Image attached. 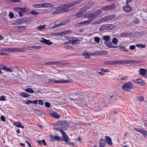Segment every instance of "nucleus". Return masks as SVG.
<instances>
[{"mask_svg":"<svg viewBox=\"0 0 147 147\" xmlns=\"http://www.w3.org/2000/svg\"><path fill=\"white\" fill-rule=\"evenodd\" d=\"M42 40L40 41L41 42L48 45H51L53 44L52 42L50 41L49 40H47L44 38H42Z\"/></svg>","mask_w":147,"mask_h":147,"instance_id":"16","label":"nucleus"},{"mask_svg":"<svg viewBox=\"0 0 147 147\" xmlns=\"http://www.w3.org/2000/svg\"><path fill=\"white\" fill-rule=\"evenodd\" d=\"M30 13L32 14L33 15L36 16L39 14V13L35 10L31 11L30 12Z\"/></svg>","mask_w":147,"mask_h":147,"instance_id":"39","label":"nucleus"},{"mask_svg":"<svg viewBox=\"0 0 147 147\" xmlns=\"http://www.w3.org/2000/svg\"><path fill=\"white\" fill-rule=\"evenodd\" d=\"M52 116L56 119H58L60 117L59 114L56 113H53L52 114Z\"/></svg>","mask_w":147,"mask_h":147,"instance_id":"43","label":"nucleus"},{"mask_svg":"<svg viewBox=\"0 0 147 147\" xmlns=\"http://www.w3.org/2000/svg\"><path fill=\"white\" fill-rule=\"evenodd\" d=\"M45 105L46 107L49 108L50 107V105L49 102H46L45 103Z\"/></svg>","mask_w":147,"mask_h":147,"instance_id":"54","label":"nucleus"},{"mask_svg":"<svg viewBox=\"0 0 147 147\" xmlns=\"http://www.w3.org/2000/svg\"><path fill=\"white\" fill-rule=\"evenodd\" d=\"M54 5L51 3H42L39 4V8L52 7Z\"/></svg>","mask_w":147,"mask_h":147,"instance_id":"9","label":"nucleus"},{"mask_svg":"<svg viewBox=\"0 0 147 147\" xmlns=\"http://www.w3.org/2000/svg\"><path fill=\"white\" fill-rule=\"evenodd\" d=\"M42 46L40 45H35L32 46V50H37L41 49Z\"/></svg>","mask_w":147,"mask_h":147,"instance_id":"31","label":"nucleus"},{"mask_svg":"<svg viewBox=\"0 0 147 147\" xmlns=\"http://www.w3.org/2000/svg\"><path fill=\"white\" fill-rule=\"evenodd\" d=\"M115 16V14H113L111 15H108L105 17L102 18V20L104 22H105L107 21L113 19Z\"/></svg>","mask_w":147,"mask_h":147,"instance_id":"8","label":"nucleus"},{"mask_svg":"<svg viewBox=\"0 0 147 147\" xmlns=\"http://www.w3.org/2000/svg\"><path fill=\"white\" fill-rule=\"evenodd\" d=\"M134 130L136 131H138L141 133V131L142 129L139 128H134Z\"/></svg>","mask_w":147,"mask_h":147,"instance_id":"50","label":"nucleus"},{"mask_svg":"<svg viewBox=\"0 0 147 147\" xmlns=\"http://www.w3.org/2000/svg\"><path fill=\"white\" fill-rule=\"evenodd\" d=\"M141 133H142L144 136H147V131H146V130H145L144 129H142Z\"/></svg>","mask_w":147,"mask_h":147,"instance_id":"53","label":"nucleus"},{"mask_svg":"<svg viewBox=\"0 0 147 147\" xmlns=\"http://www.w3.org/2000/svg\"><path fill=\"white\" fill-rule=\"evenodd\" d=\"M99 147H104L106 144V141L105 139L101 138L99 142Z\"/></svg>","mask_w":147,"mask_h":147,"instance_id":"18","label":"nucleus"},{"mask_svg":"<svg viewBox=\"0 0 147 147\" xmlns=\"http://www.w3.org/2000/svg\"><path fill=\"white\" fill-rule=\"evenodd\" d=\"M17 30L18 31H22L25 30L27 28V27L26 26H18L17 27Z\"/></svg>","mask_w":147,"mask_h":147,"instance_id":"25","label":"nucleus"},{"mask_svg":"<svg viewBox=\"0 0 147 147\" xmlns=\"http://www.w3.org/2000/svg\"><path fill=\"white\" fill-rule=\"evenodd\" d=\"M82 25H83L82 22H77L75 24V26L76 27H80Z\"/></svg>","mask_w":147,"mask_h":147,"instance_id":"51","label":"nucleus"},{"mask_svg":"<svg viewBox=\"0 0 147 147\" xmlns=\"http://www.w3.org/2000/svg\"><path fill=\"white\" fill-rule=\"evenodd\" d=\"M139 74L144 78L145 77L146 72V70L143 68H141L139 69Z\"/></svg>","mask_w":147,"mask_h":147,"instance_id":"20","label":"nucleus"},{"mask_svg":"<svg viewBox=\"0 0 147 147\" xmlns=\"http://www.w3.org/2000/svg\"><path fill=\"white\" fill-rule=\"evenodd\" d=\"M108 54V51H95L93 53H91V55H106Z\"/></svg>","mask_w":147,"mask_h":147,"instance_id":"6","label":"nucleus"},{"mask_svg":"<svg viewBox=\"0 0 147 147\" xmlns=\"http://www.w3.org/2000/svg\"><path fill=\"white\" fill-rule=\"evenodd\" d=\"M106 27V25H103L99 28V30L100 32L102 31L103 30L107 29Z\"/></svg>","mask_w":147,"mask_h":147,"instance_id":"42","label":"nucleus"},{"mask_svg":"<svg viewBox=\"0 0 147 147\" xmlns=\"http://www.w3.org/2000/svg\"><path fill=\"white\" fill-rule=\"evenodd\" d=\"M38 142L40 145L43 144L45 146L47 145L46 142L44 140H43L42 141H38Z\"/></svg>","mask_w":147,"mask_h":147,"instance_id":"30","label":"nucleus"},{"mask_svg":"<svg viewBox=\"0 0 147 147\" xmlns=\"http://www.w3.org/2000/svg\"><path fill=\"white\" fill-rule=\"evenodd\" d=\"M119 49L121 51H124L125 52H127L128 51V50L126 47L124 46L120 47Z\"/></svg>","mask_w":147,"mask_h":147,"instance_id":"29","label":"nucleus"},{"mask_svg":"<svg viewBox=\"0 0 147 147\" xmlns=\"http://www.w3.org/2000/svg\"><path fill=\"white\" fill-rule=\"evenodd\" d=\"M107 143L110 146H111L113 144L111 139L109 136H105V137Z\"/></svg>","mask_w":147,"mask_h":147,"instance_id":"19","label":"nucleus"},{"mask_svg":"<svg viewBox=\"0 0 147 147\" xmlns=\"http://www.w3.org/2000/svg\"><path fill=\"white\" fill-rule=\"evenodd\" d=\"M60 121L58 122L57 124H55L53 125L54 129L56 131H59L61 133V131H63L62 130L61 126L60 125Z\"/></svg>","mask_w":147,"mask_h":147,"instance_id":"10","label":"nucleus"},{"mask_svg":"<svg viewBox=\"0 0 147 147\" xmlns=\"http://www.w3.org/2000/svg\"><path fill=\"white\" fill-rule=\"evenodd\" d=\"M96 25L100 24L101 22H103V20H102V18L98 19V20L95 21Z\"/></svg>","mask_w":147,"mask_h":147,"instance_id":"32","label":"nucleus"},{"mask_svg":"<svg viewBox=\"0 0 147 147\" xmlns=\"http://www.w3.org/2000/svg\"><path fill=\"white\" fill-rule=\"evenodd\" d=\"M68 143H67V144L70 145H71L72 146H75V144L74 142H68Z\"/></svg>","mask_w":147,"mask_h":147,"instance_id":"63","label":"nucleus"},{"mask_svg":"<svg viewBox=\"0 0 147 147\" xmlns=\"http://www.w3.org/2000/svg\"><path fill=\"white\" fill-rule=\"evenodd\" d=\"M103 39L106 41H108V40H109L110 37L109 36H104L103 37Z\"/></svg>","mask_w":147,"mask_h":147,"instance_id":"37","label":"nucleus"},{"mask_svg":"<svg viewBox=\"0 0 147 147\" xmlns=\"http://www.w3.org/2000/svg\"><path fill=\"white\" fill-rule=\"evenodd\" d=\"M71 82V81L69 80H55L54 83H67L70 82Z\"/></svg>","mask_w":147,"mask_h":147,"instance_id":"21","label":"nucleus"},{"mask_svg":"<svg viewBox=\"0 0 147 147\" xmlns=\"http://www.w3.org/2000/svg\"><path fill=\"white\" fill-rule=\"evenodd\" d=\"M86 11V10L84 9V7L81 8L80 10L78 12L74 14L73 16H76V17L78 18H80L82 16V14L84 12Z\"/></svg>","mask_w":147,"mask_h":147,"instance_id":"11","label":"nucleus"},{"mask_svg":"<svg viewBox=\"0 0 147 147\" xmlns=\"http://www.w3.org/2000/svg\"><path fill=\"white\" fill-rule=\"evenodd\" d=\"M60 139V138L57 136H53L51 135V136L50 140L53 142L55 140L59 141Z\"/></svg>","mask_w":147,"mask_h":147,"instance_id":"22","label":"nucleus"},{"mask_svg":"<svg viewBox=\"0 0 147 147\" xmlns=\"http://www.w3.org/2000/svg\"><path fill=\"white\" fill-rule=\"evenodd\" d=\"M55 80L54 79H49L48 80V81L49 83H54Z\"/></svg>","mask_w":147,"mask_h":147,"instance_id":"60","label":"nucleus"},{"mask_svg":"<svg viewBox=\"0 0 147 147\" xmlns=\"http://www.w3.org/2000/svg\"><path fill=\"white\" fill-rule=\"evenodd\" d=\"M133 88L132 84L131 82H128L123 85L122 89L124 91H129Z\"/></svg>","mask_w":147,"mask_h":147,"instance_id":"3","label":"nucleus"},{"mask_svg":"<svg viewBox=\"0 0 147 147\" xmlns=\"http://www.w3.org/2000/svg\"><path fill=\"white\" fill-rule=\"evenodd\" d=\"M54 64H62L63 63L61 61H54Z\"/></svg>","mask_w":147,"mask_h":147,"instance_id":"62","label":"nucleus"},{"mask_svg":"<svg viewBox=\"0 0 147 147\" xmlns=\"http://www.w3.org/2000/svg\"><path fill=\"white\" fill-rule=\"evenodd\" d=\"M138 100L140 101H142L144 100L143 96H140L138 98Z\"/></svg>","mask_w":147,"mask_h":147,"instance_id":"57","label":"nucleus"},{"mask_svg":"<svg viewBox=\"0 0 147 147\" xmlns=\"http://www.w3.org/2000/svg\"><path fill=\"white\" fill-rule=\"evenodd\" d=\"M123 10L126 12H129L131 11L132 7L129 5V4H125V6L123 7Z\"/></svg>","mask_w":147,"mask_h":147,"instance_id":"13","label":"nucleus"},{"mask_svg":"<svg viewBox=\"0 0 147 147\" xmlns=\"http://www.w3.org/2000/svg\"><path fill=\"white\" fill-rule=\"evenodd\" d=\"M45 25L39 26L37 27V28L38 30H41L42 29H44L45 28Z\"/></svg>","mask_w":147,"mask_h":147,"instance_id":"48","label":"nucleus"},{"mask_svg":"<svg viewBox=\"0 0 147 147\" xmlns=\"http://www.w3.org/2000/svg\"><path fill=\"white\" fill-rule=\"evenodd\" d=\"M133 82L134 83L140 84L142 86H144L146 84V83L144 81L140 79L135 80L133 81Z\"/></svg>","mask_w":147,"mask_h":147,"instance_id":"14","label":"nucleus"},{"mask_svg":"<svg viewBox=\"0 0 147 147\" xmlns=\"http://www.w3.org/2000/svg\"><path fill=\"white\" fill-rule=\"evenodd\" d=\"M9 16L10 18H12L14 16L13 14V13L11 12L9 13Z\"/></svg>","mask_w":147,"mask_h":147,"instance_id":"64","label":"nucleus"},{"mask_svg":"<svg viewBox=\"0 0 147 147\" xmlns=\"http://www.w3.org/2000/svg\"><path fill=\"white\" fill-rule=\"evenodd\" d=\"M25 91L26 92L28 93L31 94L33 93L34 92V91L31 88H28L26 89Z\"/></svg>","mask_w":147,"mask_h":147,"instance_id":"34","label":"nucleus"},{"mask_svg":"<svg viewBox=\"0 0 147 147\" xmlns=\"http://www.w3.org/2000/svg\"><path fill=\"white\" fill-rule=\"evenodd\" d=\"M71 44L74 45L77 44H79L80 43V40L78 39L71 40Z\"/></svg>","mask_w":147,"mask_h":147,"instance_id":"26","label":"nucleus"},{"mask_svg":"<svg viewBox=\"0 0 147 147\" xmlns=\"http://www.w3.org/2000/svg\"><path fill=\"white\" fill-rule=\"evenodd\" d=\"M6 97L5 96H2L0 97V101H5L6 100Z\"/></svg>","mask_w":147,"mask_h":147,"instance_id":"47","label":"nucleus"},{"mask_svg":"<svg viewBox=\"0 0 147 147\" xmlns=\"http://www.w3.org/2000/svg\"><path fill=\"white\" fill-rule=\"evenodd\" d=\"M14 124L15 125L18 127H20L22 129L24 128V127L21 124V122L20 121L14 122Z\"/></svg>","mask_w":147,"mask_h":147,"instance_id":"27","label":"nucleus"},{"mask_svg":"<svg viewBox=\"0 0 147 147\" xmlns=\"http://www.w3.org/2000/svg\"><path fill=\"white\" fill-rule=\"evenodd\" d=\"M91 53H90V54L88 53V52H84L83 54V55L84 56H86V55L89 56V55H91Z\"/></svg>","mask_w":147,"mask_h":147,"instance_id":"61","label":"nucleus"},{"mask_svg":"<svg viewBox=\"0 0 147 147\" xmlns=\"http://www.w3.org/2000/svg\"><path fill=\"white\" fill-rule=\"evenodd\" d=\"M138 61L136 60H128V63H137Z\"/></svg>","mask_w":147,"mask_h":147,"instance_id":"33","label":"nucleus"},{"mask_svg":"<svg viewBox=\"0 0 147 147\" xmlns=\"http://www.w3.org/2000/svg\"><path fill=\"white\" fill-rule=\"evenodd\" d=\"M27 48L26 47H22L21 48H4L0 49V51L5 52H23L26 50Z\"/></svg>","mask_w":147,"mask_h":147,"instance_id":"2","label":"nucleus"},{"mask_svg":"<svg viewBox=\"0 0 147 147\" xmlns=\"http://www.w3.org/2000/svg\"><path fill=\"white\" fill-rule=\"evenodd\" d=\"M119 64H127L128 60H122L121 61L119 60Z\"/></svg>","mask_w":147,"mask_h":147,"instance_id":"35","label":"nucleus"},{"mask_svg":"<svg viewBox=\"0 0 147 147\" xmlns=\"http://www.w3.org/2000/svg\"><path fill=\"white\" fill-rule=\"evenodd\" d=\"M60 123L62 130L63 131L67 130L68 125V123L65 121H60Z\"/></svg>","mask_w":147,"mask_h":147,"instance_id":"12","label":"nucleus"},{"mask_svg":"<svg viewBox=\"0 0 147 147\" xmlns=\"http://www.w3.org/2000/svg\"><path fill=\"white\" fill-rule=\"evenodd\" d=\"M119 60L117 61H110L111 65L119 64Z\"/></svg>","mask_w":147,"mask_h":147,"instance_id":"41","label":"nucleus"},{"mask_svg":"<svg viewBox=\"0 0 147 147\" xmlns=\"http://www.w3.org/2000/svg\"><path fill=\"white\" fill-rule=\"evenodd\" d=\"M94 39L95 42L98 43L100 42V38L99 37L97 36H95L94 38Z\"/></svg>","mask_w":147,"mask_h":147,"instance_id":"44","label":"nucleus"},{"mask_svg":"<svg viewBox=\"0 0 147 147\" xmlns=\"http://www.w3.org/2000/svg\"><path fill=\"white\" fill-rule=\"evenodd\" d=\"M131 34L130 33L125 32L120 34V37H129Z\"/></svg>","mask_w":147,"mask_h":147,"instance_id":"23","label":"nucleus"},{"mask_svg":"<svg viewBox=\"0 0 147 147\" xmlns=\"http://www.w3.org/2000/svg\"><path fill=\"white\" fill-rule=\"evenodd\" d=\"M118 42V39L115 38H113L112 40V42L115 45H117Z\"/></svg>","mask_w":147,"mask_h":147,"instance_id":"38","label":"nucleus"},{"mask_svg":"<svg viewBox=\"0 0 147 147\" xmlns=\"http://www.w3.org/2000/svg\"><path fill=\"white\" fill-rule=\"evenodd\" d=\"M38 104L40 105H42L44 104V102L42 100H38Z\"/></svg>","mask_w":147,"mask_h":147,"instance_id":"52","label":"nucleus"},{"mask_svg":"<svg viewBox=\"0 0 147 147\" xmlns=\"http://www.w3.org/2000/svg\"><path fill=\"white\" fill-rule=\"evenodd\" d=\"M105 25L106 28L107 30H111L115 26L114 25L111 24H107Z\"/></svg>","mask_w":147,"mask_h":147,"instance_id":"24","label":"nucleus"},{"mask_svg":"<svg viewBox=\"0 0 147 147\" xmlns=\"http://www.w3.org/2000/svg\"><path fill=\"white\" fill-rule=\"evenodd\" d=\"M54 61H47L45 63V64L47 65L54 64Z\"/></svg>","mask_w":147,"mask_h":147,"instance_id":"46","label":"nucleus"},{"mask_svg":"<svg viewBox=\"0 0 147 147\" xmlns=\"http://www.w3.org/2000/svg\"><path fill=\"white\" fill-rule=\"evenodd\" d=\"M71 32V30H68L66 31H64L63 32H62V34H63V35L67 34H69L70 32Z\"/></svg>","mask_w":147,"mask_h":147,"instance_id":"45","label":"nucleus"},{"mask_svg":"<svg viewBox=\"0 0 147 147\" xmlns=\"http://www.w3.org/2000/svg\"><path fill=\"white\" fill-rule=\"evenodd\" d=\"M92 21L90 20H88L86 21H82V23L83 25H87L90 24L91 23Z\"/></svg>","mask_w":147,"mask_h":147,"instance_id":"36","label":"nucleus"},{"mask_svg":"<svg viewBox=\"0 0 147 147\" xmlns=\"http://www.w3.org/2000/svg\"><path fill=\"white\" fill-rule=\"evenodd\" d=\"M102 13V11L100 10H97L94 12L89 13L90 20L92 21Z\"/></svg>","mask_w":147,"mask_h":147,"instance_id":"4","label":"nucleus"},{"mask_svg":"<svg viewBox=\"0 0 147 147\" xmlns=\"http://www.w3.org/2000/svg\"><path fill=\"white\" fill-rule=\"evenodd\" d=\"M136 48L135 46L134 45H131L129 47V49L131 50H134Z\"/></svg>","mask_w":147,"mask_h":147,"instance_id":"59","label":"nucleus"},{"mask_svg":"<svg viewBox=\"0 0 147 147\" xmlns=\"http://www.w3.org/2000/svg\"><path fill=\"white\" fill-rule=\"evenodd\" d=\"M136 46L138 47H140L141 48H144L146 47V46L144 45H142V44H136Z\"/></svg>","mask_w":147,"mask_h":147,"instance_id":"40","label":"nucleus"},{"mask_svg":"<svg viewBox=\"0 0 147 147\" xmlns=\"http://www.w3.org/2000/svg\"><path fill=\"white\" fill-rule=\"evenodd\" d=\"M64 48L67 50L69 49L70 48H72V47L71 46L68 45H65L64 46Z\"/></svg>","mask_w":147,"mask_h":147,"instance_id":"56","label":"nucleus"},{"mask_svg":"<svg viewBox=\"0 0 147 147\" xmlns=\"http://www.w3.org/2000/svg\"><path fill=\"white\" fill-rule=\"evenodd\" d=\"M15 10L18 11H20L23 13H24L25 12V9L22 7H16L15 8Z\"/></svg>","mask_w":147,"mask_h":147,"instance_id":"28","label":"nucleus"},{"mask_svg":"<svg viewBox=\"0 0 147 147\" xmlns=\"http://www.w3.org/2000/svg\"><path fill=\"white\" fill-rule=\"evenodd\" d=\"M115 7V4H112L103 7L101 9L103 11H110L114 9Z\"/></svg>","mask_w":147,"mask_h":147,"instance_id":"5","label":"nucleus"},{"mask_svg":"<svg viewBox=\"0 0 147 147\" xmlns=\"http://www.w3.org/2000/svg\"><path fill=\"white\" fill-rule=\"evenodd\" d=\"M62 131L61 132V133L62 134L64 138L63 140L66 143L69 142V139L68 136L66 135L65 132L62 131Z\"/></svg>","mask_w":147,"mask_h":147,"instance_id":"15","label":"nucleus"},{"mask_svg":"<svg viewBox=\"0 0 147 147\" xmlns=\"http://www.w3.org/2000/svg\"><path fill=\"white\" fill-rule=\"evenodd\" d=\"M83 0H77L61 5L55 7V9L56 11L52 12L53 15H55L61 13L62 12L68 11V8L73 7L82 2Z\"/></svg>","mask_w":147,"mask_h":147,"instance_id":"1","label":"nucleus"},{"mask_svg":"<svg viewBox=\"0 0 147 147\" xmlns=\"http://www.w3.org/2000/svg\"><path fill=\"white\" fill-rule=\"evenodd\" d=\"M13 69V67H12L11 69H10L4 65H1V67H0V74H2V72L1 70V69L4 70L6 71L11 73L13 71L12 69Z\"/></svg>","mask_w":147,"mask_h":147,"instance_id":"7","label":"nucleus"},{"mask_svg":"<svg viewBox=\"0 0 147 147\" xmlns=\"http://www.w3.org/2000/svg\"><path fill=\"white\" fill-rule=\"evenodd\" d=\"M101 70L103 72H110L109 69H101Z\"/></svg>","mask_w":147,"mask_h":147,"instance_id":"58","label":"nucleus"},{"mask_svg":"<svg viewBox=\"0 0 147 147\" xmlns=\"http://www.w3.org/2000/svg\"><path fill=\"white\" fill-rule=\"evenodd\" d=\"M83 16L85 18H89L90 19L89 13L84 14Z\"/></svg>","mask_w":147,"mask_h":147,"instance_id":"55","label":"nucleus"},{"mask_svg":"<svg viewBox=\"0 0 147 147\" xmlns=\"http://www.w3.org/2000/svg\"><path fill=\"white\" fill-rule=\"evenodd\" d=\"M21 96L24 97H28L29 96V94L26 93H23Z\"/></svg>","mask_w":147,"mask_h":147,"instance_id":"49","label":"nucleus"},{"mask_svg":"<svg viewBox=\"0 0 147 147\" xmlns=\"http://www.w3.org/2000/svg\"><path fill=\"white\" fill-rule=\"evenodd\" d=\"M111 41H105V44L108 47L110 48H117V46H114Z\"/></svg>","mask_w":147,"mask_h":147,"instance_id":"17","label":"nucleus"}]
</instances>
